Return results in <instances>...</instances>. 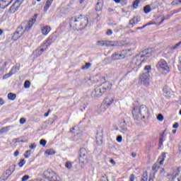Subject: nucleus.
I'll return each instance as SVG.
<instances>
[{"label": "nucleus", "mask_w": 181, "mask_h": 181, "mask_svg": "<svg viewBox=\"0 0 181 181\" xmlns=\"http://www.w3.org/2000/svg\"><path fill=\"white\" fill-rule=\"evenodd\" d=\"M29 179V175H24L22 178V181H26Z\"/></svg>", "instance_id": "nucleus-51"}, {"label": "nucleus", "mask_w": 181, "mask_h": 181, "mask_svg": "<svg viewBox=\"0 0 181 181\" xmlns=\"http://www.w3.org/2000/svg\"><path fill=\"white\" fill-rule=\"evenodd\" d=\"M52 4H53V0H47L44 6V12H47V11H49V8L52 6Z\"/></svg>", "instance_id": "nucleus-20"}, {"label": "nucleus", "mask_w": 181, "mask_h": 181, "mask_svg": "<svg viewBox=\"0 0 181 181\" xmlns=\"http://www.w3.org/2000/svg\"><path fill=\"white\" fill-rule=\"evenodd\" d=\"M152 56V49H145L139 54L136 55L131 62L130 67L132 69H136V67H141L142 63L149 59Z\"/></svg>", "instance_id": "nucleus-1"}, {"label": "nucleus", "mask_w": 181, "mask_h": 181, "mask_svg": "<svg viewBox=\"0 0 181 181\" xmlns=\"http://www.w3.org/2000/svg\"><path fill=\"white\" fill-rule=\"evenodd\" d=\"M37 18V14H35L33 18H31L29 22L28 23H23L21 24V29L23 30L24 32H26V30H29L35 24V22H36V19Z\"/></svg>", "instance_id": "nucleus-8"}, {"label": "nucleus", "mask_w": 181, "mask_h": 181, "mask_svg": "<svg viewBox=\"0 0 181 181\" xmlns=\"http://www.w3.org/2000/svg\"><path fill=\"white\" fill-rule=\"evenodd\" d=\"M172 91V89L170 88H168V86H165L163 89V93L167 96V97H170V93Z\"/></svg>", "instance_id": "nucleus-22"}, {"label": "nucleus", "mask_w": 181, "mask_h": 181, "mask_svg": "<svg viewBox=\"0 0 181 181\" xmlns=\"http://www.w3.org/2000/svg\"><path fill=\"white\" fill-rule=\"evenodd\" d=\"M144 11L146 13H149L152 9L151 8V6L147 5L144 8Z\"/></svg>", "instance_id": "nucleus-32"}, {"label": "nucleus", "mask_w": 181, "mask_h": 181, "mask_svg": "<svg viewBox=\"0 0 181 181\" xmlns=\"http://www.w3.org/2000/svg\"><path fill=\"white\" fill-rule=\"evenodd\" d=\"M12 2V0H1L0 2L1 5H3V8H5L8 5H9Z\"/></svg>", "instance_id": "nucleus-23"}, {"label": "nucleus", "mask_w": 181, "mask_h": 181, "mask_svg": "<svg viewBox=\"0 0 181 181\" xmlns=\"http://www.w3.org/2000/svg\"><path fill=\"white\" fill-rule=\"evenodd\" d=\"M12 127L11 126H8V127H3L1 129H0V134H4L5 132H8V131H10L11 130V128Z\"/></svg>", "instance_id": "nucleus-28"}, {"label": "nucleus", "mask_w": 181, "mask_h": 181, "mask_svg": "<svg viewBox=\"0 0 181 181\" xmlns=\"http://www.w3.org/2000/svg\"><path fill=\"white\" fill-rule=\"evenodd\" d=\"M90 67H91V64L86 62L85 64V65L82 66L81 69H82V70H88V69H90Z\"/></svg>", "instance_id": "nucleus-31"}, {"label": "nucleus", "mask_w": 181, "mask_h": 181, "mask_svg": "<svg viewBox=\"0 0 181 181\" xmlns=\"http://www.w3.org/2000/svg\"><path fill=\"white\" fill-rule=\"evenodd\" d=\"M179 70H180V71H181V62H180V63L179 64Z\"/></svg>", "instance_id": "nucleus-62"}, {"label": "nucleus", "mask_w": 181, "mask_h": 181, "mask_svg": "<svg viewBox=\"0 0 181 181\" xmlns=\"http://www.w3.org/2000/svg\"><path fill=\"white\" fill-rule=\"evenodd\" d=\"M144 70H145V71H146V74H149V73H151V66H149V65L146 66L144 67Z\"/></svg>", "instance_id": "nucleus-36"}, {"label": "nucleus", "mask_w": 181, "mask_h": 181, "mask_svg": "<svg viewBox=\"0 0 181 181\" xmlns=\"http://www.w3.org/2000/svg\"><path fill=\"white\" fill-rule=\"evenodd\" d=\"M125 46V41H114V47H122Z\"/></svg>", "instance_id": "nucleus-21"}, {"label": "nucleus", "mask_w": 181, "mask_h": 181, "mask_svg": "<svg viewBox=\"0 0 181 181\" xmlns=\"http://www.w3.org/2000/svg\"><path fill=\"white\" fill-rule=\"evenodd\" d=\"M21 1L16 0L15 3L10 7L8 9V13H15V12L19 9V7L21 6Z\"/></svg>", "instance_id": "nucleus-15"}, {"label": "nucleus", "mask_w": 181, "mask_h": 181, "mask_svg": "<svg viewBox=\"0 0 181 181\" xmlns=\"http://www.w3.org/2000/svg\"><path fill=\"white\" fill-rule=\"evenodd\" d=\"M30 153H32V152L30 151V150L27 151L25 152V153L24 154V156L26 159H28V158H29V156H30Z\"/></svg>", "instance_id": "nucleus-41"}, {"label": "nucleus", "mask_w": 181, "mask_h": 181, "mask_svg": "<svg viewBox=\"0 0 181 181\" xmlns=\"http://www.w3.org/2000/svg\"><path fill=\"white\" fill-rule=\"evenodd\" d=\"M132 115L134 119H145V118H149V110L144 105L138 107H133L132 111Z\"/></svg>", "instance_id": "nucleus-2"}, {"label": "nucleus", "mask_w": 181, "mask_h": 181, "mask_svg": "<svg viewBox=\"0 0 181 181\" xmlns=\"http://www.w3.org/2000/svg\"><path fill=\"white\" fill-rule=\"evenodd\" d=\"M25 163H26V161L25 160V159H22L19 163H18V166L20 168H23V165H25Z\"/></svg>", "instance_id": "nucleus-39"}, {"label": "nucleus", "mask_w": 181, "mask_h": 181, "mask_svg": "<svg viewBox=\"0 0 181 181\" xmlns=\"http://www.w3.org/2000/svg\"><path fill=\"white\" fill-rule=\"evenodd\" d=\"M94 81L95 83H102L101 85L98 86L100 89L105 93L107 91H110L111 90V87H112V84L109 81H106L104 77L100 78L98 76H94Z\"/></svg>", "instance_id": "nucleus-4"}, {"label": "nucleus", "mask_w": 181, "mask_h": 181, "mask_svg": "<svg viewBox=\"0 0 181 181\" xmlns=\"http://www.w3.org/2000/svg\"><path fill=\"white\" fill-rule=\"evenodd\" d=\"M56 39H57V36L56 34H52L45 41L44 44L42 45V47L44 49H47L49 46L52 45V43L56 42Z\"/></svg>", "instance_id": "nucleus-10"}, {"label": "nucleus", "mask_w": 181, "mask_h": 181, "mask_svg": "<svg viewBox=\"0 0 181 181\" xmlns=\"http://www.w3.org/2000/svg\"><path fill=\"white\" fill-rule=\"evenodd\" d=\"M140 81L141 84H144V86L148 87V86H149V74L144 73L140 75Z\"/></svg>", "instance_id": "nucleus-13"}, {"label": "nucleus", "mask_w": 181, "mask_h": 181, "mask_svg": "<svg viewBox=\"0 0 181 181\" xmlns=\"http://www.w3.org/2000/svg\"><path fill=\"white\" fill-rule=\"evenodd\" d=\"M8 98L11 100V101H14V100H16V94H13L12 93H9L8 94Z\"/></svg>", "instance_id": "nucleus-27"}, {"label": "nucleus", "mask_w": 181, "mask_h": 181, "mask_svg": "<svg viewBox=\"0 0 181 181\" xmlns=\"http://www.w3.org/2000/svg\"><path fill=\"white\" fill-rule=\"evenodd\" d=\"M181 45V41L180 42H178L177 44H176L175 45H174L173 47V49H177Z\"/></svg>", "instance_id": "nucleus-47"}, {"label": "nucleus", "mask_w": 181, "mask_h": 181, "mask_svg": "<svg viewBox=\"0 0 181 181\" xmlns=\"http://www.w3.org/2000/svg\"><path fill=\"white\" fill-rule=\"evenodd\" d=\"M165 159H166V153H163L158 158L157 163H158L160 166H163V162L165 161Z\"/></svg>", "instance_id": "nucleus-18"}, {"label": "nucleus", "mask_w": 181, "mask_h": 181, "mask_svg": "<svg viewBox=\"0 0 181 181\" xmlns=\"http://www.w3.org/2000/svg\"><path fill=\"white\" fill-rule=\"evenodd\" d=\"M45 153H46L47 155H54V150H53V149H48V150H47V151H45Z\"/></svg>", "instance_id": "nucleus-37"}, {"label": "nucleus", "mask_w": 181, "mask_h": 181, "mask_svg": "<svg viewBox=\"0 0 181 181\" xmlns=\"http://www.w3.org/2000/svg\"><path fill=\"white\" fill-rule=\"evenodd\" d=\"M71 25L76 30H82L88 25V18L84 15H80L71 19Z\"/></svg>", "instance_id": "nucleus-3"}, {"label": "nucleus", "mask_w": 181, "mask_h": 181, "mask_svg": "<svg viewBox=\"0 0 181 181\" xmlns=\"http://www.w3.org/2000/svg\"><path fill=\"white\" fill-rule=\"evenodd\" d=\"M157 169H159V167L158 166V163H156L153 166V170H156Z\"/></svg>", "instance_id": "nucleus-50"}, {"label": "nucleus", "mask_w": 181, "mask_h": 181, "mask_svg": "<svg viewBox=\"0 0 181 181\" xmlns=\"http://www.w3.org/2000/svg\"><path fill=\"white\" fill-rule=\"evenodd\" d=\"M19 69H21V64H17L14 66L12 67L11 71L8 74H6L4 76L3 78H9L12 74H15L16 71H18Z\"/></svg>", "instance_id": "nucleus-14"}, {"label": "nucleus", "mask_w": 181, "mask_h": 181, "mask_svg": "<svg viewBox=\"0 0 181 181\" xmlns=\"http://www.w3.org/2000/svg\"><path fill=\"white\" fill-rule=\"evenodd\" d=\"M86 0H79V4H84Z\"/></svg>", "instance_id": "nucleus-61"}, {"label": "nucleus", "mask_w": 181, "mask_h": 181, "mask_svg": "<svg viewBox=\"0 0 181 181\" xmlns=\"http://www.w3.org/2000/svg\"><path fill=\"white\" fill-rule=\"evenodd\" d=\"M44 175L49 181H62V178L53 170L48 169L44 172Z\"/></svg>", "instance_id": "nucleus-6"}, {"label": "nucleus", "mask_w": 181, "mask_h": 181, "mask_svg": "<svg viewBox=\"0 0 181 181\" xmlns=\"http://www.w3.org/2000/svg\"><path fill=\"white\" fill-rule=\"evenodd\" d=\"M97 46H99L100 47H103V46H105V40L98 41Z\"/></svg>", "instance_id": "nucleus-35"}, {"label": "nucleus", "mask_w": 181, "mask_h": 181, "mask_svg": "<svg viewBox=\"0 0 181 181\" xmlns=\"http://www.w3.org/2000/svg\"><path fill=\"white\" fill-rule=\"evenodd\" d=\"M153 179H155V173H153L151 175H150L148 181H153Z\"/></svg>", "instance_id": "nucleus-45"}, {"label": "nucleus", "mask_w": 181, "mask_h": 181, "mask_svg": "<svg viewBox=\"0 0 181 181\" xmlns=\"http://www.w3.org/2000/svg\"><path fill=\"white\" fill-rule=\"evenodd\" d=\"M13 170H15V168H8L6 171V175H8V176H11L12 173H13Z\"/></svg>", "instance_id": "nucleus-33"}, {"label": "nucleus", "mask_w": 181, "mask_h": 181, "mask_svg": "<svg viewBox=\"0 0 181 181\" xmlns=\"http://www.w3.org/2000/svg\"><path fill=\"white\" fill-rule=\"evenodd\" d=\"M49 112H50V110H49L47 113H45L44 117H49Z\"/></svg>", "instance_id": "nucleus-56"}, {"label": "nucleus", "mask_w": 181, "mask_h": 181, "mask_svg": "<svg viewBox=\"0 0 181 181\" xmlns=\"http://www.w3.org/2000/svg\"><path fill=\"white\" fill-rule=\"evenodd\" d=\"M106 34L107 35V36H111V35H112V30H107Z\"/></svg>", "instance_id": "nucleus-48"}, {"label": "nucleus", "mask_w": 181, "mask_h": 181, "mask_svg": "<svg viewBox=\"0 0 181 181\" xmlns=\"http://www.w3.org/2000/svg\"><path fill=\"white\" fill-rule=\"evenodd\" d=\"M114 103V98L111 97H107L104 99L103 102L100 105V110L102 112H105L110 107H111V105Z\"/></svg>", "instance_id": "nucleus-7"}, {"label": "nucleus", "mask_w": 181, "mask_h": 181, "mask_svg": "<svg viewBox=\"0 0 181 181\" xmlns=\"http://www.w3.org/2000/svg\"><path fill=\"white\" fill-rule=\"evenodd\" d=\"M173 128H179V123L175 122V123L173 124Z\"/></svg>", "instance_id": "nucleus-54"}, {"label": "nucleus", "mask_w": 181, "mask_h": 181, "mask_svg": "<svg viewBox=\"0 0 181 181\" xmlns=\"http://www.w3.org/2000/svg\"><path fill=\"white\" fill-rule=\"evenodd\" d=\"M139 22H141V17L139 16L134 17L129 21L128 28L131 29V28H134L135 25L139 23Z\"/></svg>", "instance_id": "nucleus-16"}, {"label": "nucleus", "mask_w": 181, "mask_h": 181, "mask_svg": "<svg viewBox=\"0 0 181 181\" xmlns=\"http://www.w3.org/2000/svg\"><path fill=\"white\" fill-rule=\"evenodd\" d=\"M119 127L122 129V131H127V122H125V120H124L122 122L120 123Z\"/></svg>", "instance_id": "nucleus-26"}, {"label": "nucleus", "mask_w": 181, "mask_h": 181, "mask_svg": "<svg viewBox=\"0 0 181 181\" xmlns=\"http://www.w3.org/2000/svg\"><path fill=\"white\" fill-rule=\"evenodd\" d=\"M139 2H140L139 0L134 1L133 3V8H138V6L139 5Z\"/></svg>", "instance_id": "nucleus-40"}, {"label": "nucleus", "mask_w": 181, "mask_h": 181, "mask_svg": "<svg viewBox=\"0 0 181 181\" xmlns=\"http://www.w3.org/2000/svg\"><path fill=\"white\" fill-rule=\"evenodd\" d=\"M103 91L102 90L101 88L99 86H97L91 93L92 98H95V100H97L98 98H100V97L103 96Z\"/></svg>", "instance_id": "nucleus-11"}, {"label": "nucleus", "mask_w": 181, "mask_h": 181, "mask_svg": "<svg viewBox=\"0 0 181 181\" xmlns=\"http://www.w3.org/2000/svg\"><path fill=\"white\" fill-rule=\"evenodd\" d=\"M129 180H130V181H134V180H135V175H134V174H132V175H130Z\"/></svg>", "instance_id": "nucleus-52"}, {"label": "nucleus", "mask_w": 181, "mask_h": 181, "mask_svg": "<svg viewBox=\"0 0 181 181\" xmlns=\"http://www.w3.org/2000/svg\"><path fill=\"white\" fill-rule=\"evenodd\" d=\"M50 30H52V28L49 25H44L41 28V32L44 36L49 35V33H50Z\"/></svg>", "instance_id": "nucleus-17"}, {"label": "nucleus", "mask_w": 181, "mask_h": 181, "mask_svg": "<svg viewBox=\"0 0 181 181\" xmlns=\"http://www.w3.org/2000/svg\"><path fill=\"white\" fill-rule=\"evenodd\" d=\"M172 133H173V134H176V129H173V130L172 131Z\"/></svg>", "instance_id": "nucleus-64"}, {"label": "nucleus", "mask_w": 181, "mask_h": 181, "mask_svg": "<svg viewBox=\"0 0 181 181\" xmlns=\"http://www.w3.org/2000/svg\"><path fill=\"white\" fill-rule=\"evenodd\" d=\"M1 105H4V100L1 98H0V107Z\"/></svg>", "instance_id": "nucleus-59"}, {"label": "nucleus", "mask_w": 181, "mask_h": 181, "mask_svg": "<svg viewBox=\"0 0 181 181\" xmlns=\"http://www.w3.org/2000/svg\"><path fill=\"white\" fill-rule=\"evenodd\" d=\"M110 163H111L112 165H116L115 160H114V159H111V160H110Z\"/></svg>", "instance_id": "nucleus-55"}, {"label": "nucleus", "mask_w": 181, "mask_h": 181, "mask_svg": "<svg viewBox=\"0 0 181 181\" xmlns=\"http://www.w3.org/2000/svg\"><path fill=\"white\" fill-rule=\"evenodd\" d=\"M105 46L106 47H114V41L105 40Z\"/></svg>", "instance_id": "nucleus-25"}, {"label": "nucleus", "mask_w": 181, "mask_h": 181, "mask_svg": "<svg viewBox=\"0 0 181 181\" xmlns=\"http://www.w3.org/2000/svg\"><path fill=\"white\" fill-rule=\"evenodd\" d=\"M79 162L81 163H86L87 162V150L85 148L80 149Z\"/></svg>", "instance_id": "nucleus-12"}, {"label": "nucleus", "mask_w": 181, "mask_h": 181, "mask_svg": "<svg viewBox=\"0 0 181 181\" xmlns=\"http://www.w3.org/2000/svg\"><path fill=\"white\" fill-rule=\"evenodd\" d=\"M103 9V3L102 2H98L95 6V11L100 12Z\"/></svg>", "instance_id": "nucleus-29"}, {"label": "nucleus", "mask_w": 181, "mask_h": 181, "mask_svg": "<svg viewBox=\"0 0 181 181\" xmlns=\"http://www.w3.org/2000/svg\"><path fill=\"white\" fill-rule=\"evenodd\" d=\"M156 67L160 71H164L165 73H169V66H168V62L165 59H161L158 62Z\"/></svg>", "instance_id": "nucleus-9"}, {"label": "nucleus", "mask_w": 181, "mask_h": 181, "mask_svg": "<svg viewBox=\"0 0 181 181\" xmlns=\"http://www.w3.org/2000/svg\"><path fill=\"white\" fill-rule=\"evenodd\" d=\"M65 167L66 169H71V168H73V164L70 161H67L65 163Z\"/></svg>", "instance_id": "nucleus-34"}, {"label": "nucleus", "mask_w": 181, "mask_h": 181, "mask_svg": "<svg viewBox=\"0 0 181 181\" xmlns=\"http://www.w3.org/2000/svg\"><path fill=\"white\" fill-rule=\"evenodd\" d=\"M178 149L180 151V152L181 151V144L179 145Z\"/></svg>", "instance_id": "nucleus-63"}, {"label": "nucleus", "mask_w": 181, "mask_h": 181, "mask_svg": "<svg viewBox=\"0 0 181 181\" xmlns=\"http://www.w3.org/2000/svg\"><path fill=\"white\" fill-rule=\"evenodd\" d=\"M157 119L158 121H160V122H162V121H163V115L162 114H159L158 116H157Z\"/></svg>", "instance_id": "nucleus-42"}, {"label": "nucleus", "mask_w": 181, "mask_h": 181, "mask_svg": "<svg viewBox=\"0 0 181 181\" xmlns=\"http://www.w3.org/2000/svg\"><path fill=\"white\" fill-rule=\"evenodd\" d=\"M30 87V81H25L24 83V88H29Z\"/></svg>", "instance_id": "nucleus-38"}, {"label": "nucleus", "mask_w": 181, "mask_h": 181, "mask_svg": "<svg viewBox=\"0 0 181 181\" xmlns=\"http://www.w3.org/2000/svg\"><path fill=\"white\" fill-rule=\"evenodd\" d=\"M117 141L119 143L122 142V136H118L117 137Z\"/></svg>", "instance_id": "nucleus-46"}, {"label": "nucleus", "mask_w": 181, "mask_h": 181, "mask_svg": "<svg viewBox=\"0 0 181 181\" xmlns=\"http://www.w3.org/2000/svg\"><path fill=\"white\" fill-rule=\"evenodd\" d=\"M168 177L170 176V177H172L173 180H175V179H176V176H173L172 177V175H168Z\"/></svg>", "instance_id": "nucleus-58"}, {"label": "nucleus", "mask_w": 181, "mask_h": 181, "mask_svg": "<svg viewBox=\"0 0 181 181\" xmlns=\"http://www.w3.org/2000/svg\"><path fill=\"white\" fill-rule=\"evenodd\" d=\"M25 122H26V119L25 118H21L20 119V124H25Z\"/></svg>", "instance_id": "nucleus-49"}, {"label": "nucleus", "mask_w": 181, "mask_h": 181, "mask_svg": "<svg viewBox=\"0 0 181 181\" xmlns=\"http://www.w3.org/2000/svg\"><path fill=\"white\" fill-rule=\"evenodd\" d=\"M14 156H18L19 155V151H16L13 153Z\"/></svg>", "instance_id": "nucleus-57"}, {"label": "nucleus", "mask_w": 181, "mask_h": 181, "mask_svg": "<svg viewBox=\"0 0 181 181\" xmlns=\"http://www.w3.org/2000/svg\"><path fill=\"white\" fill-rule=\"evenodd\" d=\"M132 49H125L121 52H115L112 55V60H121L132 55Z\"/></svg>", "instance_id": "nucleus-5"}, {"label": "nucleus", "mask_w": 181, "mask_h": 181, "mask_svg": "<svg viewBox=\"0 0 181 181\" xmlns=\"http://www.w3.org/2000/svg\"><path fill=\"white\" fill-rule=\"evenodd\" d=\"M141 181H148V172L145 171L143 173Z\"/></svg>", "instance_id": "nucleus-30"}, {"label": "nucleus", "mask_w": 181, "mask_h": 181, "mask_svg": "<svg viewBox=\"0 0 181 181\" xmlns=\"http://www.w3.org/2000/svg\"><path fill=\"white\" fill-rule=\"evenodd\" d=\"M30 149H35V148H36V146L35 145V144H32L30 146H29Z\"/></svg>", "instance_id": "nucleus-53"}, {"label": "nucleus", "mask_w": 181, "mask_h": 181, "mask_svg": "<svg viewBox=\"0 0 181 181\" xmlns=\"http://www.w3.org/2000/svg\"><path fill=\"white\" fill-rule=\"evenodd\" d=\"M47 48H37V49H35L33 52V54L34 56H35V57H39V56H40L42 54V53H43L45 52V50H46Z\"/></svg>", "instance_id": "nucleus-19"}, {"label": "nucleus", "mask_w": 181, "mask_h": 181, "mask_svg": "<svg viewBox=\"0 0 181 181\" xmlns=\"http://www.w3.org/2000/svg\"><path fill=\"white\" fill-rule=\"evenodd\" d=\"M132 158H136V153H132Z\"/></svg>", "instance_id": "nucleus-60"}, {"label": "nucleus", "mask_w": 181, "mask_h": 181, "mask_svg": "<svg viewBox=\"0 0 181 181\" xmlns=\"http://www.w3.org/2000/svg\"><path fill=\"white\" fill-rule=\"evenodd\" d=\"M46 144H47V141L45 139H41L40 141V144L42 145V146H46Z\"/></svg>", "instance_id": "nucleus-43"}, {"label": "nucleus", "mask_w": 181, "mask_h": 181, "mask_svg": "<svg viewBox=\"0 0 181 181\" xmlns=\"http://www.w3.org/2000/svg\"><path fill=\"white\" fill-rule=\"evenodd\" d=\"M168 19H170V16L168 15L165 17L163 18L160 23H163V22Z\"/></svg>", "instance_id": "nucleus-44"}, {"label": "nucleus", "mask_w": 181, "mask_h": 181, "mask_svg": "<svg viewBox=\"0 0 181 181\" xmlns=\"http://www.w3.org/2000/svg\"><path fill=\"white\" fill-rule=\"evenodd\" d=\"M96 144L98 145H103V136L101 135L96 136Z\"/></svg>", "instance_id": "nucleus-24"}]
</instances>
